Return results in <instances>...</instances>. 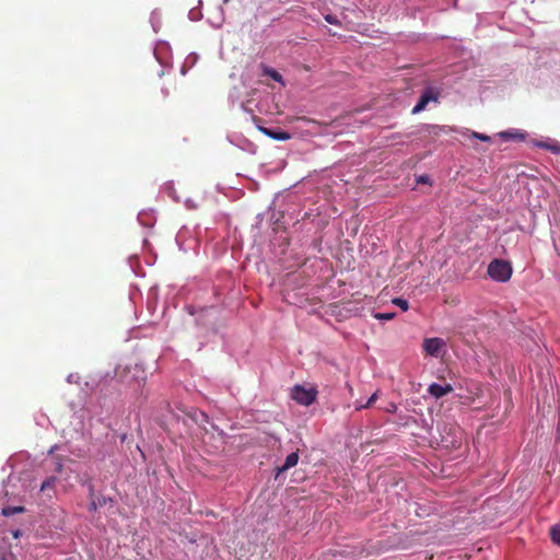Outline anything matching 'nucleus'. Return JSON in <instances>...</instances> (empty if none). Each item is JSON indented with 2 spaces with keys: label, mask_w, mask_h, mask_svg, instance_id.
<instances>
[{
  "label": "nucleus",
  "mask_w": 560,
  "mask_h": 560,
  "mask_svg": "<svg viewBox=\"0 0 560 560\" xmlns=\"http://www.w3.org/2000/svg\"><path fill=\"white\" fill-rule=\"evenodd\" d=\"M500 137H502L503 139H524V136L521 133H512L508 131L501 132Z\"/></svg>",
  "instance_id": "nucleus-15"
},
{
  "label": "nucleus",
  "mask_w": 560,
  "mask_h": 560,
  "mask_svg": "<svg viewBox=\"0 0 560 560\" xmlns=\"http://www.w3.org/2000/svg\"><path fill=\"white\" fill-rule=\"evenodd\" d=\"M537 147L542 148L547 151H550L555 154H560V144L558 142H537Z\"/></svg>",
  "instance_id": "nucleus-7"
},
{
  "label": "nucleus",
  "mask_w": 560,
  "mask_h": 560,
  "mask_svg": "<svg viewBox=\"0 0 560 560\" xmlns=\"http://www.w3.org/2000/svg\"><path fill=\"white\" fill-rule=\"evenodd\" d=\"M363 405L362 404H359L355 406V410H362V409H365L366 407H362Z\"/></svg>",
  "instance_id": "nucleus-23"
},
{
  "label": "nucleus",
  "mask_w": 560,
  "mask_h": 560,
  "mask_svg": "<svg viewBox=\"0 0 560 560\" xmlns=\"http://www.w3.org/2000/svg\"><path fill=\"white\" fill-rule=\"evenodd\" d=\"M163 96H164V97H167V96H168V91H167V90L163 91Z\"/></svg>",
  "instance_id": "nucleus-24"
},
{
  "label": "nucleus",
  "mask_w": 560,
  "mask_h": 560,
  "mask_svg": "<svg viewBox=\"0 0 560 560\" xmlns=\"http://www.w3.org/2000/svg\"><path fill=\"white\" fill-rule=\"evenodd\" d=\"M387 412L395 413L397 411V406L394 402H390L389 406L386 408Z\"/></svg>",
  "instance_id": "nucleus-18"
},
{
  "label": "nucleus",
  "mask_w": 560,
  "mask_h": 560,
  "mask_svg": "<svg viewBox=\"0 0 560 560\" xmlns=\"http://www.w3.org/2000/svg\"><path fill=\"white\" fill-rule=\"evenodd\" d=\"M262 72L265 75L270 77L272 80L283 83L282 75L277 70L269 68L267 66H262Z\"/></svg>",
  "instance_id": "nucleus-8"
},
{
  "label": "nucleus",
  "mask_w": 560,
  "mask_h": 560,
  "mask_svg": "<svg viewBox=\"0 0 560 560\" xmlns=\"http://www.w3.org/2000/svg\"><path fill=\"white\" fill-rule=\"evenodd\" d=\"M90 510H91V511H96V510H97V505H96V503H95L94 501H93V502H91V504H90Z\"/></svg>",
  "instance_id": "nucleus-22"
},
{
  "label": "nucleus",
  "mask_w": 560,
  "mask_h": 560,
  "mask_svg": "<svg viewBox=\"0 0 560 560\" xmlns=\"http://www.w3.org/2000/svg\"><path fill=\"white\" fill-rule=\"evenodd\" d=\"M25 509L23 506H5L2 509V514L4 516H11L18 513H23Z\"/></svg>",
  "instance_id": "nucleus-9"
},
{
  "label": "nucleus",
  "mask_w": 560,
  "mask_h": 560,
  "mask_svg": "<svg viewBox=\"0 0 560 560\" xmlns=\"http://www.w3.org/2000/svg\"><path fill=\"white\" fill-rule=\"evenodd\" d=\"M271 139L279 140V141H285L291 138L290 133L285 131H276L272 130V135H270Z\"/></svg>",
  "instance_id": "nucleus-11"
},
{
  "label": "nucleus",
  "mask_w": 560,
  "mask_h": 560,
  "mask_svg": "<svg viewBox=\"0 0 560 560\" xmlns=\"http://www.w3.org/2000/svg\"><path fill=\"white\" fill-rule=\"evenodd\" d=\"M259 130H260L264 135H266V136H268V137H270V135H272V129L265 128V127H260V128H259Z\"/></svg>",
  "instance_id": "nucleus-20"
},
{
  "label": "nucleus",
  "mask_w": 560,
  "mask_h": 560,
  "mask_svg": "<svg viewBox=\"0 0 560 560\" xmlns=\"http://www.w3.org/2000/svg\"><path fill=\"white\" fill-rule=\"evenodd\" d=\"M56 481H57V478H56V477H49V478H47V479L42 483L40 490H42V491H46L47 489H52V488L55 487Z\"/></svg>",
  "instance_id": "nucleus-12"
},
{
  "label": "nucleus",
  "mask_w": 560,
  "mask_h": 560,
  "mask_svg": "<svg viewBox=\"0 0 560 560\" xmlns=\"http://www.w3.org/2000/svg\"><path fill=\"white\" fill-rule=\"evenodd\" d=\"M395 313L388 312V313H375L374 318L380 320H392L395 317Z\"/></svg>",
  "instance_id": "nucleus-13"
},
{
  "label": "nucleus",
  "mask_w": 560,
  "mask_h": 560,
  "mask_svg": "<svg viewBox=\"0 0 560 560\" xmlns=\"http://www.w3.org/2000/svg\"><path fill=\"white\" fill-rule=\"evenodd\" d=\"M439 97H440V92L435 88H432V86L425 88L424 91L422 92L418 103L412 108L411 113L418 114V113L424 110L430 102H438Z\"/></svg>",
  "instance_id": "nucleus-3"
},
{
  "label": "nucleus",
  "mask_w": 560,
  "mask_h": 560,
  "mask_svg": "<svg viewBox=\"0 0 560 560\" xmlns=\"http://www.w3.org/2000/svg\"><path fill=\"white\" fill-rule=\"evenodd\" d=\"M393 304L397 305L398 307H400L402 311H407L409 308V303L407 300L405 299H401V298H396L393 300Z\"/></svg>",
  "instance_id": "nucleus-14"
},
{
  "label": "nucleus",
  "mask_w": 560,
  "mask_h": 560,
  "mask_svg": "<svg viewBox=\"0 0 560 560\" xmlns=\"http://www.w3.org/2000/svg\"><path fill=\"white\" fill-rule=\"evenodd\" d=\"M550 537L556 545H560V525H555L550 528Z\"/></svg>",
  "instance_id": "nucleus-10"
},
{
  "label": "nucleus",
  "mask_w": 560,
  "mask_h": 560,
  "mask_svg": "<svg viewBox=\"0 0 560 560\" xmlns=\"http://www.w3.org/2000/svg\"><path fill=\"white\" fill-rule=\"evenodd\" d=\"M317 396V390L315 388H305L301 385H295L292 388L291 397L298 404L303 406L312 405Z\"/></svg>",
  "instance_id": "nucleus-2"
},
{
  "label": "nucleus",
  "mask_w": 560,
  "mask_h": 560,
  "mask_svg": "<svg viewBox=\"0 0 560 560\" xmlns=\"http://www.w3.org/2000/svg\"><path fill=\"white\" fill-rule=\"evenodd\" d=\"M453 392V386L451 384L440 385L438 383H433L429 386L428 393L434 398H441Z\"/></svg>",
  "instance_id": "nucleus-5"
},
{
  "label": "nucleus",
  "mask_w": 560,
  "mask_h": 560,
  "mask_svg": "<svg viewBox=\"0 0 560 560\" xmlns=\"http://www.w3.org/2000/svg\"><path fill=\"white\" fill-rule=\"evenodd\" d=\"M556 442H560V420L558 421V424H557Z\"/></svg>",
  "instance_id": "nucleus-21"
},
{
  "label": "nucleus",
  "mask_w": 560,
  "mask_h": 560,
  "mask_svg": "<svg viewBox=\"0 0 560 560\" xmlns=\"http://www.w3.org/2000/svg\"><path fill=\"white\" fill-rule=\"evenodd\" d=\"M444 346V342L440 338H428L423 341V350L430 355L436 357Z\"/></svg>",
  "instance_id": "nucleus-4"
},
{
  "label": "nucleus",
  "mask_w": 560,
  "mask_h": 560,
  "mask_svg": "<svg viewBox=\"0 0 560 560\" xmlns=\"http://www.w3.org/2000/svg\"><path fill=\"white\" fill-rule=\"evenodd\" d=\"M298 462H299V453L298 452H293V453L289 454L285 457L284 464L281 467L277 468L276 478L280 474H282V472L287 471L288 469L296 466Z\"/></svg>",
  "instance_id": "nucleus-6"
},
{
  "label": "nucleus",
  "mask_w": 560,
  "mask_h": 560,
  "mask_svg": "<svg viewBox=\"0 0 560 560\" xmlns=\"http://www.w3.org/2000/svg\"><path fill=\"white\" fill-rule=\"evenodd\" d=\"M325 20H326L328 23H330V24H338L337 19H336L335 16H332V15H326V16H325Z\"/></svg>",
  "instance_id": "nucleus-19"
},
{
  "label": "nucleus",
  "mask_w": 560,
  "mask_h": 560,
  "mask_svg": "<svg viewBox=\"0 0 560 560\" xmlns=\"http://www.w3.org/2000/svg\"><path fill=\"white\" fill-rule=\"evenodd\" d=\"M471 137L478 139V140H481V141H485V142H489L491 140V138L487 135H483V133H479V132H476L474 131L471 133Z\"/></svg>",
  "instance_id": "nucleus-17"
},
{
  "label": "nucleus",
  "mask_w": 560,
  "mask_h": 560,
  "mask_svg": "<svg viewBox=\"0 0 560 560\" xmlns=\"http://www.w3.org/2000/svg\"><path fill=\"white\" fill-rule=\"evenodd\" d=\"M489 277L498 282H506L512 276V266L502 259H494L488 265Z\"/></svg>",
  "instance_id": "nucleus-1"
},
{
  "label": "nucleus",
  "mask_w": 560,
  "mask_h": 560,
  "mask_svg": "<svg viewBox=\"0 0 560 560\" xmlns=\"http://www.w3.org/2000/svg\"><path fill=\"white\" fill-rule=\"evenodd\" d=\"M377 398H378V390L373 393L371 395V397L368 399V401L365 404H363L362 407H369L370 408L376 401Z\"/></svg>",
  "instance_id": "nucleus-16"
}]
</instances>
